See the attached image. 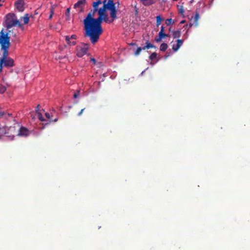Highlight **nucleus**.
Returning a JSON list of instances; mask_svg holds the SVG:
<instances>
[{
  "mask_svg": "<svg viewBox=\"0 0 250 250\" xmlns=\"http://www.w3.org/2000/svg\"><path fill=\"white\" fill-rule=\"evenodd\" d=\"M105 9H99L98 17H94L90 19L83 24L85 31V36L89 37L90 42L94 44L97 42L100 35L103 33V30L102 26L103 21L107 23H112V21L108 17Z\"/></svg>",
  "mask_w": 250,
  "mask_h": 250,
  "instance_id": "nucleus-1",
  "label": "nucleus"
},
{
  "mask_svg": "<svg viewBox=\"0 0 250 250\" xmlns=\"http://www.w3.org/2000/svg\"><path fill=\"white\" fill-rule=\"evenodd\" d=\"M5 20V26L7 29L11 27L18 26L20 28H22V25L20 23L17 16L13 13H8L6 15Z\"/></svg>",
  "mask_w": 250,
  "mask_h": 250,
  "instance_id": "nucleus-2",
  "label": "nucleus"
},
{
  "mask_svg": "<svg viewBox=\"0 0 250 250\" xmlns=\"http://www.w3.org/2000/svg\"><path fill=\"white\" fill-rule=\"evenodd\" d=\"M102 4V0H96L95 1H93L92 3L93 9L87 14L86 17L83 21V24L88 21L92 18L94 17L95 13L99 10V6L100 4Z\"/></svg>",
  "mask_w": 250,
  "mask_h": 250,
  "instance_id": "nucleus-3",
  "label": "nucleus"
},
{
  "mask_svg": "<svg viewBox=\"0 0 250 250\" xmlns=\"http://www.w3.org/2000/svg\"><path fill=\"white\" fill-rule=\"evenodd\" d=\"M11 31L8 30L7 32H4L3 29L0 32V45L1 48L9 47L10 42V33Z\"/></svg>",
  "mask_w": 250,
  "mask_h": 250,
  "instance_id": "nucleus-4",
  "label": "nucleus"
},
{
  "mask_svg": "<svg viewBox=\"0 0 250 250\" xmlns=\"http://www.w3.org/2000/svg\"><path fill=\"white\" fill-rule=\"evenodd\" d=\"M88 48L89 44L87 43H82L81 45L77 46V56L79 57H82L87 53Z\"/></svg>",
  "mask_w": 250,
  "mask_h": 250,
  "instance_id": "nucleus-5",
  "label": "nucleus"
},
{
  "mask_svg": "<svg viewBox=\"0 0 250 250\" xmlns=\"http://www.w3.org/2000/svg\"><path fill=\"white\" fill-rule=\"evenodd\" d=\"M3 61V62L1 63V60H0V73L2 71V69L3 66L11 67L14 65V60L10 58L5 59Z\"/></svg>",
  "mask_w": 250,
  "mask_h": 250,
  "instance_id": "nucleus-6",
  "label": "nucleus"
},
{
  "mask_svg": "<svg viewBox=\"0 0 250 250\" xmlns=\"http://www.w3.org/2000/svg\"><path fill=\"white\" fill-rule=\"evenodd\" d=\"M154 48L155 49V48H156V46L152 44L151 43H150L148 41H147L146 42V45L143 47H138L137 50L134 52V54L135 56H138L139 55H140V52L142 50H146V49H149V48Z\"/></svg>",
  "mask_w": 250,
  "mask_h": 250,
  "instance_id": "nucleus-7",
  "label": "nucleus"
},
{
  "mask_svg": "<svg viewBox=\"0 0 250 250\" xmlns=\"http://www.w3.org/2000/svg\"><path fill=\"white\" fill-rule=\"evenodd\" d=\"M107 10L110 11L111 21H112V22H113L117 18V11L116 8L115 3H114L112 5H110V6L108 8Z\"/></svg>",
  "mask_w": 250,
  "mask_h": 250,
  "instance_id": "nucleus-8",
  "label": "nucleus"
},
{
  "mask_svg": "<svg viewBox=\"0 0 250 250\" xmlns=\"http://www.w3.org/2000/svg\"><path fill=\"white\" fill-rule=\"evenodd\" d=\"M24 2L23 0H18L15 2V6L19 12H23L24 10Z\"/></svg>",
  "mask_w": 250,
  "mask_h": 250,
  "instance_id": "nucleus-9",
  "label": "nucleus"
},
{
  "mask_svg": "<svg viewBox=\"0 0 250 250\" xmlns=\"http://www.w3.org/2000/svg\"><path fill=\"white\" fill-rule=\"evenodd\" d=\"M103 6L100 9H107L110 5H112L114 2L113 0H104L102 1Z\"/></svg>",
  "mask_w": 250,
  "mask_h": 250,
  "instance_id": "nucleus-10",
  "label": "nucleus"
},
{
  "mask_svg": "<svg viewBox=\"0 0 250 250\" xmlns=\"http://www.w3.org/2000/svg\"><path fill=\"white\" fill-rule=\"evenodd\" d=\"M29 130L24 127H21L18 132V135L21 136H27L29 135Z\"/></svg>",
  "mask_w": 250,
  "mask_h": 250,
  "instance_id": "nucleus-11",
  "label": "nucleus"
},
{
  "mask_svg": "<svg viewBox=\"0 0 250 250\" xmlns=\"http://www.w3.org/2000/svg\"><path fill=\"white\" fill-rule=\"evenodd\" d=\"M199 19V13L196 12L195 13V15L194 17H193V20H191L190 23V26H191L192 25H194L195 26H197L198 25V21Z\"/></svg>",
  "mask_w": 250,
  "mask_h": 250,
  "instance_id": "nucleus-12",
  "label": "nucleus"
},
{
  "mask_svg": "<svg viewBox=\"0 0 250 250\" xmlns=\"http://www.w3.org/2000/svg\"><path fill=\"white\" fill-rule=\"evenodd\" d=\"M86 2V0H79L77 3L75 4L74 8H81V11H82L83 10V6L85 4Z\"/></svg>",
  "mask_w": 250,
  "mask_h": 250,
  "instance_id": "nucleus-13",
  "label": "nucleus"
},
{
  "mask_svg": "<svg viewBox=\"0 0 250 250\" xmlns=\"http://www.w3.org/2000/svg\"><path fill=\"white\" fill-rule=\"evenodd\" d=\"M9 48V47L1 48V49L3 50L2 56L1 58L0 59L1 60V63L3 62V60H4V59L9 58L8 57Z\"/></svg>",
  "mask_w": 250,
  "mask_h": 250,
  "instance_id": "nucleus-14",
  "label": "nucleus"
},
{
  "mask_svg": "<svg viewBox=\"0 0 250 250\" xmlns=\"http://www.w3.org/2000/svg\"><path fill=\"white\" fill-rule=\"evenodd\" d=\"M33 16L32 15H30V16H29V15L28 14H26L24 15L23 17H21V20H23V23L24 24H26L29 22V18H33Z\"/></svg>",
  "mask_w": 250,
  "mask_h": 250,
  "instance_id": "nucleus-15",
  "label": "nucleus"
},
{
  "mask_svg": "<svg viewBox=\"0 0 250 250\" xmlns=\"http://www.w3.org/2000/svg\"><path fill=\"white\" fill-rule=\"evenodd\" d=\"M166 33L162 32H159L158 37L155 38V41L157 42H160L163 39L165 38Z\"/></svg>",
  "mask_w": 250,
  "mask_h": 250,
  "instance_id": "nucleus-16",
  "label": "nucleus"
},
{
  "mask_svg": "<svg viewBox=\"0 0 250 250\" xmlns=\"http://www.w3.org/2000/svg\"><path fill=\"white\" fill-rule=\"evenodd\" d=\"M12 114L11 113H7L5 112H0V118H4L5 119H8V118L12 117Z\"/></svg>",
  "mask_w": 250,
  "mask_h": 250,
  "instance_id": "nucleus-17",
  "label": "nucleus"
},
{
  "mask_svg": "<svg viewBox=\"0 0 250 250\" xmlns=\"http://www.w3.org/2000/svg\"><path fill=\"white\" fill-rule=\"evenodd\" d=\"M168 47V45L166 43H162L160 46V50L162 51H165Z\"/></svg>",
  "mask_w": 250,
  "mask_h": 250,
  "instance_id": "nucleus-18",
  "label": "nucleus"
},
{
  "mask_svg": "<svg viewBox=\"0 0 250 250\" xmlns=\"http://www.w3.org/2000/svg\"><path fill=\"white\" fill-rule=\"evenodd\" d=\"M172 35L174 39L179 38L181 36V32L179 30L173 31Z\"/></svg>",
  "mask_w": 250,
  "mask_h": 250,
  "instance_id": "nucleus-19",
  "label": "nucleus"
},
{
  "mask_svg": "<svg viewBox=\"0 0 250 250\" xmlns=\"http://www.w3.org/2000/svg\"><path fill=\"white\" fill-rule=\"evenodd\" d=\"M77 38V36L75 35H72L71 36H65V41H69L70 39L75 40Z\"/></svg>",
  "mask_w": 250,
  "mask_h": 250,
  "instance_id": "nucleus-20",
  "label": "nucleus"
},
{
  "mask_svg": "<svg viewBox=\"0 0 250 250\" xmlns=\"http://www.w3.org/2000/svg\"><path fill=\"white\" fill-rule=\"evenodd\" d=\"M163 19L161 18V16L160 15L157 16L156 17V25L158 26L159 25H160L161 22Z\"/></svg>",
  "mask_w": 250,
  "mask_h": 250,
  "instance_id": "nucleus-21",
  "label": "nucleus"
},
{
  "mask_svg": "<svg viewBox=\"0 0 250 250\" xmlns=\"http://www.w3.org/2000/svg\"><path fill=\"white\" fill-rule=\"evenodd\" d=\"M156 2V0H147L145 2L146 6H149Z\"/></svg>",
  "mask_w": 250,
  "mask_h": 250,
  "instance_id": "nucleus-22",
  "label": "nucleus"
},
{
  "mask_svg": "<svg viewBox=\"0 0 250 250\" xmlns=\"http://www.w3.org/2000/svg\"><path fill=\"white\" fill-rule=\"evenodd\" d=\"M165 23L167 26H169L171 24H173L174 22L172 19H168L166 20Z\"/></svg>",
  "mask_w": 250,
  "mask_h": 250,
  "instance_id": "nucleus-23",
  "label": "nucleus"
},
{
  "mask_svg": "<svg viewBox=\"0 0 250 250\" xmlns=\"http://www.w3.org/2000/svg\"><path fill=\"white\" fill-rule=\"evenodd\" d=\"M157 55L156 53L153 52L149 56V59L150 60L153 61L156 58Z\"/></svg>",
  "mask_w": 250,
  "mask_h": 250,
  "instance_id": "nucleus-24",
  "label": "nucleus"
},
{
  "mask_svg": "<svg viewBox=\"0 0 250 250\" xmlns=\"http://www.w3.org/2000/svg\"><path fill=\"white\" fill-rule=\"evenodd\" d=\"M6 90V87L2 84H0V94H3Z\"/></svg>",
  "mask_w": 250,
  "mask_h": 250,
  "instance_id": "nucleus-25",
  "label": "nucleus"
},
{
  "mask_svg": "<svg viewBox=\"0 0 250 250\" xmlns=\"http://www.w3.org/2000/svg\"><path fill=\"white\" fill-rule=\"evenodd\" d=\"M37 114L38 118L40 121H43L45 120L43 118L42 114L41 113L38 112V113H37Z\"/></svg>",
  "mask_w": 250,
  "mask_h": 250,
  "instance_id": "nucleus-26",
  "label": "nucleus"
},
{
  "mask_svg": "<svg viewBox=\"0 0 250 250\" xmlns=\"http://www.w3.org/2000/svg\"><path fill=\"white\" fill-rule=\"evenodd\" d=\"M50 14L49 16V19L50 20L52 19V17H53V15H54V8L53 7H52L50 9Z\"/></svg>",
  "mask_w": 250,
  "mask_h": 250,
  "instance_id": "nucleus-27",
  "label": "nucleus"
},
{
  "mask_svg": "<svg viewBox=\"0 0 250 250\" xmlns=\"http://www.w3.org/2000/svg\"><path fill=\"white\" fill-rule=\"evenodd\" d=\"M70 8H68L66 9V12L65 13V16L67 17V20H68L69 19L70 17Z\"/></svg>",
  "mask_w": 250,
  "mask_h": 250,
  "instance_id": "nucleus-28",
  "label": "nucleus"
},
{
  "mask_svg": "<svg viewBox=\"0 0 250 250\" xmlns=\"http://www.w3.org/2000/svg\"><path fill=\"white\" fill-rule=\"evenodd\" d=\"M183 41L182 40L178 39L177 40V44L178 45V47H179V48L182 46V45L183 44Z\"/></svg>",
  "mask_w": 250,
  "mask_h": 250,
  "instance_id": "nucleus-29",
  "label": "nucleus"
},
{
  "mask_svg": "<svg viewBox=\"0 0 250 250\" xmlns=\"http://www.w3.org/2000/svg\"><path fill=\"white\" fill-rule=\"evenodd\" d=\"M179 49V47H178V45L173 44L172 46V49L174 52L177 51Z\"/></svg>",
  "mask_w": 250,
  "mask_h": 250,
  "instance_id": "nucleus-30",
  "label": "nucleus"
},
{
  "mask_svg": "<svg viewBox=\"0 0 250 250\" xmlns=\"http://www.w3.org/2000/svg\"><path fill=\"white\" fill-rule=\"evenodd\" d=\"M67 43L70 45H75L76 44V42L75 41L71 42L70 40L69 41H66Z\"/></svg>",
  "mask_w": 250,
  "mask_h": 250,
  "instance_id": "nucleus-31",
  "label": "nucleus"
},
{
  "mask_svg": "<svg viewBox=\"0 0 250 250\" xmlns=\"http://www.w3.org/2000/svg\"><path fill=\"white\" fill-rule=\"evenodd\" d=\"M179 12L180 14H184V10L183 7L182 6H181L180 7V9H179Z\"/></svg>",
  "mask_w": 250,
  "mask_h": 250,
  "instance_id": "nucleus-32",
  "label": "nucleus"
},
{
  "mask_svg": "<svg viewBox=\"0 0 250 250\" xmlns=\"http://www.w3.org/2000/svg\"><path fill=\"white\" fill-rule=\"evenodd\" d=\"M79 93H80V91H78L76 93H75L73 95V97L74 98H77L79 96Z\"/></svg>",
  "mask_w": 250,
  "mask_h": 250,
  "instance_id": "nucleus-33",
  "label": "nucleus"
},
{
  "mask_svg": "<svg viewBox=\"0 0 250 250\" xmlns=\"http://www.w3.org/2000/svg\"><path fill=\"white\" fill-rule=\"evenodd\" d=\"M45 117H46L47 119H48L49 120H49V121H50V122H51V120H50V114H49V113H47V112L45 113Z\"/></svg>",
  "mask_w": 250,
  "mask_h": 250,
  "instance_id": "nucleus-34",
  "label": "nucleus"
},
{
  "mask_svg": "<svg viewBox=\"0 0 250 250\" xmlns=\"http://www.w3.org/2000/svg\"><path fill=\"white\" fill-rule=\"evenodd\" d=\"M84 109H85V108H83L81 110V111L78 113V116H81L82 115V114H83V111L84 110Z\"/></svg>",
  "mask_w": 250,
  "mask_h": 250,
  "instance_id": "nucleus-35",
  "label": "nucleus"
},
{
  "mask_svg": "<svg viewBox=\"0 0 250 250\" xmlns=\"http://www.w3.org/2000/svg\"><path fill=\"white\" fill-rule=\"evenodd\" d=\"M90 61L92 62L93 63V64H95L96 63V62H97L96 59H95L93 58H90Z\"/></svg>",
  "mask_w": 250,
  "mask_h": 250,
  "instance_id": "nucleus-36",
  "label": "nucleus"
},
{
  "mask_svg": "<svg viewBox=\"0 0 250 250\" xmlns=\"http://www.w3.org/2000/svg\"><path fill=\"white\" fill-rule=\"evenodd\" d=\"M164 31H165V27L162 25L161 27V30L159 32H162V33H164Z\"/></svg>",
  "mask_w": 250,
  "mask_h": 250,
  "instance_id": "nucleus-37",
  "label": "nucleus"
},
{
  "mask_svg": "<svg viewBox=\"0 0 250 250\" xmlns=\"http://www.w3.org/2000/svg\"><path fill=\"white\" fill-rule=\"evenodd\" d=\"M40 104H38L36 108V111L37 113H38V112H39V110L40 109Z\"/></svg>",
  "mask_w": 250,
  "mask_h": 250,
  "instance_id": "nucleus-38",
  "label": "nucleus"
},
{
  "mask_svg": "<svg viewBox=\"0 0 250 250\" xmlns=\"http://www.w3.org/2000/svg\"><path fill=\"white\" fill-rule=\"evenodd\" d=\"M141 0L143 2V4L145 5V2L147 1V0Z\"/></svg>",
  "mask_w": 250,
  "mask_h": 250,
  "instance_id": "nucleus-39",
  "label": "nucleus"
},
{
  "mask_svg": "<svg viewBox=\"0 0 250 250\" xmlns=\"http://www.w3.org/2000/svg\"><path fill=\"white\" fill-rule=\"evenodd\" d=\"M185 22H186V21H185V20H183V21H182L180 22V23H181V24H183V23H184Z\"/></svg>",
  "mask_w": 250,
  "mask_h": 250,
  "instance_id": "nucleus-40",
  "label": "nucleus"
},
{
  "mask_svg": "<svg viewBox=\"0 0 250 250\" xmlns=\"http://www.w3.org/2000/svg\"><path fill=\"white\" fill-rule=\"evenodd\" d=\"M130 44L131 45H137L136 43H131Z\"/></svg>",
  "mask_w": 250,
  "mask_h": 250,
  "instance_id": "nucleus-41",
  "label": "nucleus"
},
{
  "mask_svg": "<svg viewBox=\"0 0 250 250\" xmlns=\"http://www.w3.org/2000/svg\"><path fill=\"white\" fill-rule=\"evenodd\" d=\"M57 121H58V119H57V118H56V119H54V120H53L52 121H53V122H57Z\"/></svg>",
  "mask_w": 250,
  "mask_h": 250,
  "instance_id": "nucleus-42",
  "label": "nucleus"
},
{
  "mask_svg": "<svg viewBox=\"0 0 250 250\" xmlns=\"http://www.w3.org/2000/svg\"><path fill=\"white\" fill-rule=\"evenodd\" d=\"M169 37V35L168 34H166L165 38L166 37Z\"/></svg>",
  "mask_w": 250,
  "mask_h": 250,
  "instance_id": "nucleus-43",
  "label": "nucleus"
},
{
  "mask_svg": "<svg viewBox=\"0 0 250 250\" xmlns=\"http://www.w3.org/2000/svg\"><path fill=\"white\" fill-rule=\"evenodd\" d=\"M163 0V1H165V0Z\"/></svg>",
  "mask_w": 250,
  "mask_h": 250,
  "instance_id": "nucleus-44",
  "label": "nucleus"
},
{
  "mask_svg": "<svg viewBox=\"0 0 250 250\" xmlns=\"http://www.w3.org/2000/svg\"><path fill=\"white\" fill-rule=\"evenodd\" d=\"M1 1V0H0V1Z\"/></svg>",
  "mask_w": 250,
  "mask_h": 250,
  "instance_id": "nucleus-45",
  "label": "nucleus"
}]
</instances>
